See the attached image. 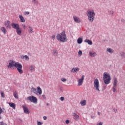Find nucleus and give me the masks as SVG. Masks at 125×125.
Segmentation results:
<instances>
[{
    "label": "nucleus",
    "mask_w": 125,
    "mask_h": 125,
    "mask_svg": "<svg viewBox=\"0 0 125 125\" xmlns=\"http://www.w3.org/2000/svg\"><path fill=\"white\" fill-rule=\"evenodd\" d=\"M22 26L23 27V28H24V29H25V27H26V24H25V23H23L22 24Z\"/></svg>",
    "instance_id": "c03bdc74"
},
{
    "label": "nucleus",
    "mask_w": 125,
    "mask_h": 125,
    "mask_svg": "<svg viewBox=\"0 0 125 125\" xmlns=\"http://www.w3.org/2000/svg\"><path fill=\"white\" fill-rule=\"evenodd\" d=\"M27 99L29 100L30 102H33V103H35V104L38 103V99L34 96H30L27 97Z\"/></svg>",
    "instance_id": "0eeeda50"
},
{
    "label": "nucleus",
    "mask_w": 125,
    "mask_h": 125,
    "mask_svg": "<svg viewBox=\"0 0 125 125\" xmlns=\"http://www.w3.org/2000/svg\"><path fill=\"white\" fill-rule=\"evenodd\" d=\"M53 54L54 56H58V51L56 50H54L53 52Z\"/></svg>",
    "instance_id": "393cba45"
},
{
    "label": "nucleus",
    "mask_w": 125,
    "mask_h": 125,
    "mask_svg": "<svg viewBox=\"0 0 125 125\" xmlns=\"http://www.w3.org/2000/svg\"><path fill=\"white\" fill-rule=\"evenodd\" d=\"M24 58H25V60H26L27 61H28V60H29V57H28V56L27 55H25L24 56Z\"/></svg>",
    "instance_id": "473e14b6"
},
{
    "label": "nucleus",
    "mask_w": 125,
    "mask_h": 125,
    "mask_svg": "<svg viewBox=\"0 0 125 125\" xmlns=\"http://www.w3.org/2000/svg\"><path fill=\"white\" fill-rule=\"evenodd\" d=\"M28 28V32L29 33H33V27L32 26H29Z\"/></svg>",
    "instance_id": "bb28decb"
},
{
    "label": "nucleus",
    "mask_w": 125,
    "mask_h": 125,
    "mask_svg": "<svg viewBox=\"0 0 125 125\" xmlns=\"http://www.w3.org/2000/svg\"><path fill=\"white\" fill-rule=\"evenodd\" d=\"M2 112H3V110H2V108L0 107V115H1V113H2Z\"/></svg>",
    "instance_id": "58836bf2"
},
{
    "label": "nucleus",
    "mask_w": 125,
    "mask_h": 125,
    "mask_svg": "<svg viewBox=\"0 0 125 125\" xmlns=\"http://www.w3.org/2000/svg\"><path fill=\"white\" fill-rule=\"evenodd\" d=\"M37 93H38V94L39 95H42V88H41V87L38 86L37 88Z\"/></svg>",
    "instance_id": "ddd939ff"
},
{
    "label": "nucleus",
    "mask_w": 125,
    "mask_h": 125,
    "mask_svg": "<svg viewBox=\"0 0 125 125\" xmlns=\"http://www.w3.org/2000/svg\"><path fill=\"white\" fill-rule=\"evenodd\" d=\"M121 56L122 58H125V53L124 52L121 53Z\"/></svg>",
    "instance_id": "7c9ffc66"
},
{
    "label": "nucleus",
    "mask_w": 125,
    "mask_h": 125,
    "mask_svg": "<svg viewBox=\"0 0 125 125\" xmlns=\"http://www.w3.org/2000/svg\"><path fill=\"white\" fill-rule=\"evenodd\" d=\"M94 86L96 90H98V91L100 92V90L99 89V80H98V79H95L94 80Z\"/></svg>",
    "instance_id": "423d86ee"
},
{
    "label": "nucleus",
    "mask_w": 125,
    "mask_h": 125,
    "mask_svg": "<svg viewBox=\"0 0 125 125\" xmlns=\"http://www.w3.org/2000/svg\"><path fill=\"white\" fill-rule=\"evenodd\" d=\"M83 80H84V75H82L81 79H80L78 80V86H81V85H83Z\"/></svg>",
    "instance_id": "6e6552de"
},
{
    "label": "nucleus",
    "mask_w": 125,
    "mask_h": 125,
    "mask_svg": "<svg viewBox=\"0 0 125 125\" xmlns=\"http://www.w3.org/2000/svg\"><path fill=\"white\" fill-rule=\"evenodd\" d=\"M116 87H117L113 86V92H115V91H116Z\"/></svg>",
    "instance_id": "4c0bfd02"
},
{
    "label": "nucleus",
    "mask_w": 125,
    "mask_h": 125,
    "mask_svg": "<svg viewBox=\"0 0 125 125\" xmlns=\"http://www.w3.org/2000/svg\"><path fill=\"white\" fill-rule=\"evenodd\" d=\"M85 42H87L88 44H89L90 45H92V41L88 40V39H86L84 40Z\"/></svg>",
    "instance_id": "4be33fe9"
},
{
    "label": "nucleus",
    "mask_w": 125,
    "mask_h": 125,
    "mask_svg": "<svg viewBox=\"0 0 125 125\" xmlns=\"http://www.w3.org/2000/svg\"><path fill=\"white\" fill-rule=\"evenodd\" d=\"M43 119L44 121L47 120V117L46 116H43Z\"/></svg>",
    "instance_id": "49530a36"
},
{
    "label": "nucleus",
    "mask_w": 125,
    "mask_h": 125,
    "mask_svg": "<svg viewBox=\"0 0 125 125\" xmlns=\"http://www.w3.org/2000/svg\"><path fill=\"white\" fill-rule=\"evenodd\" d=\"M111 80H112V79L111 78L110 74L106 72L103 74V81L105 84H109V83H111Z\"/></svg>",
    "instance_id": "f03ea898"
},
{
    "label": "nucleus",
    "mask_w": 125,
    "mask_h": 125,
    "mask_svg": "<svg viewBox=\"0 0 125 125\" xmlns=\"http://www.w3.org/2000/svg\"><path fill=\"white\" fill-rule=\"evenodd\" d=\"M56 38L59 42H67V36H66V33L64 31L57 34Z\"/></svg>",
    "instance_id": "f257e3e1"
},
{
    "label": "nucleus",
    "mask_w": 125,
    "mask_h": 125,
    "mask_svg": "<svg viewBox=\"0 0 125 125\" xmlns=\"http://www.w3.org/2000/svg\"><path fill=\"white\" fill-rule=\"evenodd\" d=\"M64 97H61L60 98V100L62 101H64Z\"/></svg>",
    "instance_id": "79ce46f5"
},
{
    "label": "nucleus",
    "mask_w": 125,
    "mask_h": 125,
    "mask_svg": "<svg viewBox=\"0 0 125 125\" xmlns=\"http://www.w3.org/2000/svg\"><path fill=\"white\" fill-rule=\"evenodd\" d=\"M80 104H81V106H85V105L86 104V101H85V100L82 101L80 102Z\"/></svg>",
    "instance_id": "5701e85b"
},
{
    "label": "nucleus",
    "mask_w": 125,
    "mask_h": 125,
    "mask_svg": "<svg viewBox=\"0 0 125 125\" xmlns=\"http://www.w3.org/2000/svg\"><path fill=\"white\" fill-rule=\"evenodd\" d=\"M97 125H103V123L101 122L99 123H98Z\"/></svg>",
    "instance_id": "de8ad7c7"
},
{
    "label": "nucleus",
    "mask_w": 125,
    "mask_h": 125,
    "mask_svg": "<svg viewBox=\"0 0 125 125\" xmlns=\"http://www.w3.org/2000/svg\"><path fill=\"white\" fill-rule=\"evenodd\" d=\"M30 70L31 72H34L35 71V66L32 65L30 67Z\"/></svg>",
    "instance_id": "c756f323"
},
{
    "label": "nucleus",
    "mask_w": 125,
    "mask_h": 125,
    "mask_svg": "<svg viewBox=\"0 0 125 125\" xmlns=\"http://www.w3.org/2000/svg\"><path fill=\"white\" fill-rule=\"evenodd\" d=\"M0 125H7V124L3 123V122H0Z\"/></svg>",
    "instance_id": "f704fd0d"
},
{
    "label": "nucleus",
    "mask_w": 125,
    "mask_h": 125,
    "mask_svg": "<svg viewBox=\"0 0 125 125\" xmlns=\"http://www.w3.org/2000/svg\"><path fill=\"white\" fill-rule=\"evenodd\" d=\"M69 123H70V121L69 120H66L65 124L68 125V124H69Z\"/></svg>",
    "instance_id": "a18cd8bd"
},
{
    "label": "nucleus",
    "mask_w": 125,
    "mask_h": 125,
    "mask_svg": "<svg viewBox=\"0 0 125 125\" xmlns=\"http://www.w3.org/2000/svg\"><path fill=\"white\" fill-rule=\"evenodd\" d=\"M4 25L6 29H11V24H10V21H5L4 22Z\"/></svg>",
    "instance_id": "1a4fd4ad"
},
{
    "label": "nucleus",
    "mask_w": 125,
    "mask_h": 125,
    "mask_svg": "<svg viewBox=\"0 0 125 125\" xmlns=\"http://www.w3.org/2000/svg\"><path fill=\"white\" fill-rule=\"evenodd\" d=\"M79 55H82L83 54V52L81 50H79L78 52Z\"/></svg>",
    "instance_id": "e433bc0d"
},
{
    "label": "nucleus",
    "mask_w": 125,
    "mask_h": 125,
    "mask_svg": "<svg viewBox=\"0 0 125 125\" xmlns=\"http://www.w3.org/2000/svg\"><path fill=\"white\" fill-rule=\"evenodd\" d=\"M87 16H88V20L90 22H93L94 20V16H95V13L93 10H89L87 12Z\"/></svg>",
    "instance_id": "7ed1b4c3"
},
{
    "label": "nucleus",
    "mask_w": 125,
    "mask_h": 125,
    "mask_svg": "<svg viewBox=\"0 0 125 125\" xmlns=\"http://www.w3.org/2000/svg\"><path fill=\"white\" fill-rule=\"evenodd\" d=\"M73 117L75 121H78V120L80 119V116H79L76 113H73Z\"/></svg>",
    "instance_id": "9b49d317"
},
{
    "label": "nucleus",
    "mask_w": 125,
    "mask_h": 125,
    "mask_svg": "<svg viewBox=\"0 0 125 125\" xmlns=\"http://www.w3.org/2000/svg\"><path fill=\"white\" fill-rule=\"evenodd\" d=\"M10 106V107H11L13 109H15V108H16V104L13 103H8Z\"/></svg>",
    "instance_id": "a211bd4d"
},
{
    "label": "nucleus",
    "mask_w": 125,
    "mask_h": 125,
    "mask_svg": "<svg viewBox=\"0 0 125 125\" xmlns=\"http://www.w3.org/2000/svg\"><path fill=\"white\" fill-rule=\"evenodd\" d=\"M117 85H118V80H117V78H115L114 79L113 86L117 87Z\"/></svg>",
    "instance_id": "412c9836"
},
{
    "label": "nucleus",
    "mask_w": 125,
    "mask_h": 125,
    "mask_svg": "<svg viewBox=\"0 0 125 125\" xmlns=\"http://www.w3.org/2000/svg\"><path fill=\"white\" fill-rule=\"evenodd\" d=\"M100 114H101V113H100V112H98V115H99V116H100Z\"/></svg>",
    "instance_id": "603ef678"
},
{
    "label": "nucleus",
    "mask_w": 125,
    "mask_h": 125,
    "mask_svg": "<svg viewBox=\"0 0 125 125\" xmlns=\"http://www.w3.org/2000/svg\"><path fill=\"white\" fill-rule=\"evenodd\" d=\"M110 14H114V11H110Z\"/></svg>",
    "instance_id": "3c124183"
},
{
    "label": "nucleus",
    "mask_w": 125,
    "mask_h": 125,
    "mask_svg": "<svg viewBox=\"0 0 125 125\" xmlns=\"http://www.w3.org/2000/svg\"><path fill=\"white\" fill-rule=\"evenodd\" d=\"M9 64L7 65L8 69H14V67H15V65L16 62L15 61L10 60L8 61Z\"/></svg>",
    "instance_id": "39448f33"
},
{
    "label": "nucleus",
    "mask_w": 125,
    "mask_h": 125,
    "mask_svg": "<svg viewBox=\"0 0 125 125\" xmlns=\"http://www.w3.org/2000/svg\"><path fill=\"white\" fill-rule=\"evenodd\" d=\"M38 125H42V123L41 122H38L37 123Z\"/></svg>",
    "instance_id": "37998d69"
},
{
    "label": "nucleus",
    "mask_w": 125,
    "mask_h": 125,
    "mask_svg": "<svg viewBox=\"0 0 125 125\" xmlns=\"http://www.w3.org/2000/svg\"><path fill=\"white\" fill-rule=\"evenodd\" d=\"M1 119V116L0 115V120Z\"/></svg>",
    "instance_id": "864d4df0"
},
{
    "label": "nucleus",
    "mask_w": 125,
    "mask_h": 125,
    "mask_svg": "<svg viewBox=\"0 0 125 125\" xmlns=\"http://www.w3.org/2000/svg\"><path fill=\"white\" fill-rule=\"evenodd\" d=\"M0 31L4 34V35H5L6 34L7 31L6 30V29H5V27H2L0 28Z\"/></svg>",
    "instance_id": "aec40b11"
},
{
    "label": "nucleus",
    "mask_w": 125,
    "mask_h": 125,
    "mask_svg": "<svg viewBox=\"0 0 125 125\" xmlns=\"http://www.w3.org/2000/svg\"><path fill=\"white\" fill-rule=\"evenodd\" d=\"M61 81L62 82H66V79L62 78Z\"/></svg>",
    "instance_id": "ea45409f"
},
{
    "label": "nucleus",
    "mask_w": 125,
    "mask_h": 125,
    "mask_svg": "<svg viewBox=\"0 0 125 125\" xmlns=\"http://www.w3.org/2000/svg\"><path fill=\"white\" fill-rule=\"evenodd\" d=\"M31 91L34 92V93H35V94H38V93H37V89H36V88H31Z\"/></svg>",
    "instance_id": "cd10ccee"
},
{
    "label": "nucleus",
    "mask_w": 125,
    "mask_h": 125,
    "mask_svg": "<svg viewBox=\"0 0 125 125\" xmlns=\"http://www.w3.org/2000/svg\"><path fill=\"white\" fill-rule=\"evenodd\" d=\"M15 67L17 69V71L19 72V74H23V70H22L23 66L21 63L18 62H16Z\"/></svg>",
    "instance_id": "20e7f679"
},
{
    "label": "nucleus",
    "mask_w": 125,
    "mask_h": 125,
    "mask_svg": "<svg viewBox=\"0 0 125 125\" xmlns=\"http://www.w3.org/2000/svg\"><path fill=\"white\" fill-rule=\"evenodd\" d=\"M19 17L21 23H25V19L24 18V17L22 16V15H19Z\"/></svg>",
    "instance_id": "dca6fc26"
},
{
    "label": "nucleus",
    "mask_w": 125,
    "mask_h": 125,
    "mask_svg": "<svg viewBox=\"0 0 125 125\" xmlns=\"http://www.w3.org/2000/svg\"><path fill=\"white\" fill-rule=\"evenodd\" d=\"M107 51H108L109 53H113V52H114V50H113V49H111V48H108L107 49Z\"/></svg>",
    "instance_id": "c85d7f7f"
},
{
    "label": "nucleus",
    "mask_w": 125,
    "mask_h": 125,
    "mask_svg": "<svg viewBox=\"0 0 125 125\" xmlns=\"http://www.w3.org/2000/svg\"><path fill=\"white\" fill-rule=\"evenodd\" d=\"M73 19L75 22H76V23H80L81 22V20H80V18L76 16L73 17Z\"/></svg>",
    "instance_id": "f3484780"
},
{
    "label": "nucleus",
    "mask_w": 125,
    "mask_h": 125,
    "mask_svg": "<svg viewBox=\"0 0 125 125\" xmlns=\"http://www.w3.org/2000/svg\"><path fill=\"white\" fill-rule=\"evenodd\" d=\"M11 26H12V28H13V29H15V30H17L19 28V27H20L19 24H16L15 23H12L11 24Z\"/></svg>",
    "instance_id": "f8f14e48"
},
{
    "label": "nucleus",
    "mask_w": 125,
    "mask_h": 125,
    "mask_svg": "<svg viewBox=\"0 0 125 125\" xmlns=\"http://www.w3.org/2000/svg\"><path fill=\"white\" fill-rule=\"evenodd\" d=\"M77 42L79 44L82 43V42H83V39L81 38H78V39L77 40Z\"/></svg>",
    "instance_id": "a878e982"
},
{
    "label": "nucleus",
    "mask_w": 125,
    "mask_h": 125,
    "mask_svg": "<svg viewBox=\"0 0 125 125\" xmlns=\"http://www.w3.org/2000/svg\"><path fill=\"white\" fill-rule=\"evenodd\" d=\"M1 96L2 97V98H4L5 97V96L4 95V93L3 92H1Z\"/></svg>",
    "instance_id": "2f4dec72"
},
{
    "label": "nucleus",
    "mask_w": 125,
    "mask_h": 125,
    "mask_svg": "<svg viewBox=\"0 0 125 125\" xmlns=\"http://www.w3.org/2000/svg\"><path fill=\"white\" fill-rule=\"evenodd\" d=\"M51 39H52V40H55V35H52V36L51 37Z\"/></svg>",
    "instance_id": "72a5a7b5"
},
{
    "label": "nucleus",
    "mask_w": 125,
    "mask_h": 125,
    "mask_svg": "<svg viewBox=\"0 0 125 125\" xmlns=\"http://www.w3.org/2000/svg\"><path fill=\"white\" fill-rule=\"evenodd\" d=\"M113 110L115 113H118V110H117V109L114 108Z\"/></svg>",
    "instance_id": "09e8293b"
},
{
    "label": "nucleus",
    "mask_w": 125,
    "mask_h": 125,
    "mask_svg": "<svg viewBox=\"0 0 125 125\" xmlns=\"http://www.w3.org/2000/svg\"><path fill=\"white\" fill-rule=\"evenodd\" d=\"M24 14H25V15H29V14H30V12H25Z\"/></svg>",
    "instance_id": "a19ab883"
},
{
    "label": "nucleus",
    "mask_w": 125,
    "mask_h": 125,
    "mask_svg": "<svg viewBox=\"0 0 125 125\" xmlns=\"http://www.w3.org/2000/svg\"><path fill=\"white\" fill-rule=\"evenodd\" d=\"M22 108L25 114H30V111H29V109H28V107H26L25 105H23Z\"/></svg>",
    "instance_id": "9d476101"
},
{
    "label": "nucleus",
    "mask_w": 125,
    "mask_h": 125,
    "mask_svg": "<svg viewBox=\"0 0 125 125\" xmlns=\"http://www.w3.org/2000/svg\"><path fill=\"white\" fill-rule=\"evenodd\" d=\"M80 71V68L79 67H73L72 68L71 72L72 73H77Z\"/></svg>",
    "instance_id": "4468645a"
},
{
    "label": "nucleus",
    "mask_w": 125,
    "mask_h": 125,
    "mask_svg": "<svg viewBox=\"0 0 125 125\" xmlns=\"http://www.w3.org/2000/svg\"><path fill=\"white\" fill-rule=\"evenodd\" d=\"M14 97L16 99H18V98H19V97H18V92H17V91H15L14 92Z\"/></svg>",
    "instance_id": "b1692460"
},
{
    "label": "nucleus",
    "mask_w": 125,
    "mask_h": 125,
    "mask_svg": "<svg viewBox=\"0 0 125 125\" xmlns=\"http://www.w3.org/2000/svg\"><path fill=\"white\" fill-rule=\"evenodd\" d=\"M32 2L36 4V3H38L39 2L38 1H37L36 0H32Z\"/></svg>",
    "instance_id": "c9c22d12"
},
{
    "label": "nucleus",
    "mask_w": 125,
    "mask_h": 125,
    "mask_svg": "<svg viewBox=\"0 0 125 125\" xmlns=\"http://www.w3.org/2000/svg\"><path fill=\"white\" fill-rule=\"evenodd\" d=\"M42 96L43 98H44V99H45V98H46V97H45V95H42Z\"/></svg>",
    "instance_id": "8fccbe9b"
},
{
    "label": "nucleus",
    "mask_w": 125,
    "mask_h": 125,
    "mask_svg": "<svg viewBox=\"0 0 125 125\" xmlns=\"http://www.w3.org/2000/svg\"><path fill=\"white\" fill-rule=\"evenodd\" d=\"M89 54L91 57H95V56L97 55V54L95 52H89Z\"/></svg>",
    "instance_id": "6ab92c4d"
},
{
    "label": "nucleus",
    "mask_w": 125,
    "mask_h": 125,
    "mask_svg": "<svg viewBox=\"0 0 125 125\" xmlns=\"http://www.w3.org/2000/svg\"><path fill=\"white\" fill-rule=\"evenodd\" d=\"M16 31L19 36L21 35V34H22V29L20 27L17 29H16Z\"/></svg>",
    "instance_id": "2eb2a0df"
}]
</instances>
